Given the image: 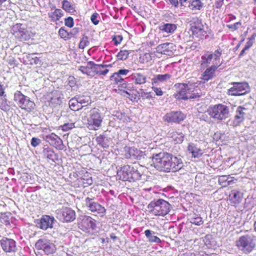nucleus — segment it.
Masks as SVG:
<instances>
[{"label": "nucleus", "instance_id": "6", "mask_svg": "<svg viewBox=\"0 0 256 256\" xmlns=\"http://www.w3.org/2000/svg\"><path fill=\"white\" fill-rule=\"evenodd\" d=\"M222 54V50L220 48H218L214 53L207 51L202 56L200 66L202 67L206 68L210 65L211 63L213 64H218V61L220 64V58Z\"/></svg>", "mask_w": 256, "mask_h": 256}, {"label": "nucleus", "instance_id": "38", "mask_svg": "<svg viewBox=\"0 0 256 256\" xmlns=\"http://www.w3.org/2000/svg\"><path fill=\"white\" fill-rule=\"evenodd\" d=\"M144 234L146 237L148 239V241L150 242L160 244L162 242L160 239L158 237L152 235L151 231L150 230H145Z\"/></svg>", "mask_w": 256, "mask_h": 256}, {"label": "nucleus", "instance_id": "2", "mask_svg": "<svg viewBox=\"0 0 256 256\" xmlns=\"http://www.w3.org/2000/svg\"><path fill=\"white\" fill-rule=\"evenodd\" d=\"M206 112L210 118L216 120H225L230 116L229 107L223 104L210 106Z\"/></svg>", "mask_w": 256, "mask_h": 256}, {"label": "nucleus", "instance_id": "15", "mask_svg": "<svg viewBox=\"0 0 256 256\" xmlns=\"http://www.w3.org/2000/svg\"><path fill=\"white\" fill-rule=\"evenodd\" d=\"M186 118V115L181 111H172L164 116L163 120L168 123L180 124Z\"/></svg>", "mask_w": 256, "mask_h": 256}, {"label": "nucleus", "instance_id": "39", "mask_svg": "<svg viewBox=\"0 0 256 256\" xmlns=\"http://www.w3.org/2000/svg\"><path fill=\"white\" fill-rule=\"evenodd\" d=\"M10 212H0V222L6 225L10 224Z\"/></svg>", "mask_w": 256, "mask_h": 256}, {"label": "nucleus", "instance_id": "14", "mask_svg": "<svg viewBox=\"0 0 256 256\" xmlns=\"http://www.w3.org/2000/svg\"><path fill=\"white\" fill-rule=\"evenodd\" d=\"M174 87L177 88H180V90L174 94V98L178 100H186L188 98H194L200 96L198 94H192L190 96H187V90H188L187 88L188 84H186L177 83L174 84Z\"/></svg>", "mask_w": 256, "mask_h": 256}, {"label": "nucleus", "instance_id": "42", "mask_svg": "<svg viewBox=\"0 0 256 256\" xmlns=\"http://www.w3.org/2000/svg\"><path fill=\"white\" fill-rule=\"evenodd\" d=\"M190 222L196 226H200L204 223L202 218L195 214L190 218Z\"/></svg>", "mask_w": 256, "mask_h": 256}, {"label": "nucleus", "instance_id": "59", "mask_svg": "<svg viewBox=\"0 0 256 256\" xmlns=\"http://www.w3.org/2000/svg\"><path fill=\"white\" fill-rule=\"evenodd\" d=\"M4 93H5L4 89L3 88L2 85L0 84V96H6V95L4 94Z\"/></svg>", "mask_w": 256, "mask_h": 256}, {"label": "nucleus", "instance_id": "16", "mask_svg": "<svg viewBox=\"0 0 256 256\" xmlns=\"http://www.w3.org/2000/svg\"><path fill=\"white\" fill-rule=\"evenodd\" d=\"M244 195V193L240 190H232L228 194V200L232 206L236 208L242 203Z\"/></svg>", "mask_w": 256, "mask_h": 256}, {"label": "nucleus", "instance_id": "10", "mask_svg": "<svg viewBox=\"0 0 256 256\" xmlns=\"http://www.w3.org/2000/svg\"><path fill=\"white\" fill-rule=\"evenodd\" d=\"M167 156V152H160L158 154H154L152 158V165L157 170L165 172Z\"/></svg>", "mask_w": 256, "mask_h": 256}, {"label": "nucleus", "instance_id": "48", "mask_svg": "<svg viewBox=\"0 0 256 256\" xmlns=\"http://www.w3.org/2000/svg\"><path fill=\"white\" fill-rule=\"evenodd\" d=\"M112 40L114 42L116 46L120 44L123 40V37L122 35H114L112 36Z\"/></svg>", "mask_w": 256, "mask_h": 256}, {"label": "nucleus", "instance_id": "12", "mask_svg": "<svg viewBox=\"0 0 256 256\" xmlns=\"http://www.w3.org/2000/svg\"><path fill=\"white\" fill-rule=\"evenodd\" d=\"M233 86L228 90V94L233 96H243L250 91L249 86L246 82H234Z\"/></svg>", "mask_w": 256, "mask_h": 256}, {"label": "nucleus", "instance_id": "35", "mask_svg": "<svg viewBox=\"0 0 256 256\" xmlns=\"http://www.w3.org/2000/svg\"><path fill=\"white\" fill-rule=\"evenodd\" d=\"M159 28L163 32L172 34L176 29V26L174 24H164L160 26Z\"/></svg>", "mask_w": 256, "mask_h": 256}, {"label": "nucleus", "instance_id": "61", "mask_svg": "<svg viewBox=\"0 0 256 256\" xmlns=\"http://www.w3.org/2000/svg\"><path fill=\"white\" fill-rule=\"evenodd\" d=\"M110 237L114 241H116L118 239V237L114 233L110 234Z\"/></svg>", "mask_w": 256, "mask_h": 256}, {"label": "nucleus", "instance_id": "60", "mask_svg": "<svg viewBox=\"0 0 256 256\" xmlns=\"http://www.w3.org/2000/svg\"><path fill=\"white\" fill-rule=\"evenodd\" d=\"M188 1V0H179L180 4L181 6H184L185 7V3L186 2Z\"/></svg>", "mask_w": 256, "mask_h": 256}, {"label": "nucleus", "instance_id": "49", "mask_svg": "<svg viewBox=\"0 0 256 256\" xmlns=\"http://www.w3.org/2000/svg\"><path fill=\"white\" fill-rule=\"evenodd\" d=\"M74 127V123H66L61 126V128L63 131L66 132Z\"/></svg>", "mask_w": 256, "mask_h": 256}, {"label": "nucleus", "instance_id": "53", "mask_svg": "<svg viewBox=\"0 0 256 256\" xmlns=\"http://www.w3.org/2000/svg\"><path fill=\"white\" fill-rule=\"evenodd\" d=\"M98 16L97 13H94L91 16L90 20L94 25H97L99 22V20H98Z\"/></svg>", "mask_w": 256, "mask_h": 256}, {"label": "nucleus", "instance_id": "50", "mask_svg": "<svg viewBox=\"0 0 256 256\" xmlns=\"http://www.w3.org/2000/svg\"><path fill=\"white\" fill-rule=\"evenodd\" d=\"M64 24L66 26L70 28H72L74 26V25L73 18L71 16H68V18H65Z\"/></svg>", "mask_w": 256, "mask_h": 256}, {"label": "nucleus", "instance_id": "29", "mask_svg": "<svg viewBox=\"0 0 256 256\" xmlns=\"http://www.w3.org/2000/svg\"><path fill=\"white\" fill-rule=\"evenodd\" d=\"M171 77V75L168 74L154 75L153 78L152 79V86H154V84H158L160 83L166 82L169 80Z\"/></svg>", "mask_w": 256, "mask_h": 256}, {"label": "nucleus", "instance_id": "30", "mask_svg": "<svg viewBox=\"0 0 256 256\" xmlns=\"http://www.w3.org/2000/svg\"><path fill=\"white\" fill-rule=\"evenodd\" d=\"M48 18L52 22L58 21L63 16L64 13L60 8H55L54 11L48 13Z\"/></svg>", "mask_w": 256, "mask_h": 256}, {"label": "nucleus", "instance_id": "27", "mask_svg": "<svg viewBox=\"0 0 256 256\" xmlns=\"http://www.w3.org/2000/svg\"><path fill=\"white\" fill-rule=\"evenodd\" d=\"M130 78L135 84L138 85L144 84L147 79L145 74L138 72L132 73Z\"/></svg>", "mask_w": 256, "mask_h": 256}, {"label": "nucleus", "instance_id": "13", "mask_svg": "<svg viewBox=\"0 0 256 256\" xmlns=\"http://www.w3.org/2000/svg\"><path fill=\"white\" fill-rule=\"evenodd\" d=\"M86 205L88 208L89 210L94 213L96 216H104L106 212V209L99 203L93 201V199L87 197L85 199Z\"/></svg>", "mask_w": 256, "mask_h": 256}, {"label": "nucleus", "instance_id": "19", "mask_svg": "<svg viewBox=\"0 0 256 256\" xmlns=\"http://www.w3.org/2000/svg\"><path fill=\"white\" fill-rule=\"evenodd\" d=\"M58 218L64 222H70L76 218L75 212L68 207H63L58 213Z\"/></svg>", "mask_w": 256, "mask_h": 256}, {"label": "nucleus", "instance_id": "44", "mask_svg": "<svg viewBox=\"0 0 256 256\" xmlns=\"http://www.w3.org/2000/svg\"><path fill=\"white\" fill-rule=\"evenodd\" d=\"M106 139V137L100 134L96 138V141L98 144L101 146L103 148H108V145L104 142Z\"/></svg>", "mask_w": 256, "mask_h": 256}, {"label": "nucleus", "instance_id": "55", "mask_svg": "<svg viewBox=\"0 0 256 256\" xmlns=\"http://www.w3.org/2000/svg\"><path fill=\"white\" fill-rule=\"evenodd\" d=\"M254 36H252L251 38H248V40L247 42L244 46L245 48H248V50L252 46L253 42L252 40H254Z\"/></svg>", "mask_w": 256, "mask_h": 256}, {"label": "nucleus", "instance_id": "58", "mask_svg": "<svg viewBox=\"0 0 256 256\" xmlns=\"http://www.w3.org/2000/svg\"><path fill=\"white\" fill-rule=\"evenodd\" d=\"M228 20H227L226 22H230L234 20H235L236 19V16L232 14H229L228 15Z\"/></svg>", "mask_w": 256, "mask_h": 256}, {"label": "nucleus", "instance_id": "41", "mask_svg": "<svg viewBox=\"0 0 256 256\" xmlns=\"http://www.w3.org/2000/svg\"><path fill=\"white\" fill-rule=\"evenodd\" d=\"M130 52L127 50H120L116 55L117 58L120 60H126L128 58Z\"/></svg>", "mask_w": 256, "mask_h": 256}, {"label": "nucleus", "instance_id": "32", "mask_svg": "<svg viewBox=\"0 0 256 256\" xmlns=\"http://www.w3.org/2000/svg\"><path fill=\"white\" fill-rule=\"evenodd\" d=\"M188 150L192 154V157L198 158L203 154L202 150L194 144H190L188 147Z\"/></svg>", "mask_w": 256, "mask_h": 256}, {"label": "nucleus", "instance_id": "9", "mask_svg": "<svg viewBox=\"0 0 256 256\" xmlns=\"http://www.w3.org/2000/svg\"><path fill=\"white\" fill-rule=\"evenodd\" d=\"M182 162L181 158L168 152L164 172H176L182 168Z\"/></svg>", "mask_w": 256, "mask_h": 256}, {"label": "nucleus", "instance_id": "3", "mask_svg": "<svg viewBox=\"0 0 256 256\" xmlns=\"http://www.w3.org/2000/svg\"><path fill=\"white\" fill-rule=\"evenodd\" d=\"M148 212L155 216H164L170 210V204L166 200L158 199L152 201L148 206Z\"/></svg>", "mask_w": 256, "mask_h": 256}, {"label": "nucleus", "instance_id": "56", "mask_svg": "<svg viewBox=\"0 0 256 256\" xmlns=\"http://www.w3.org/2000/svg\"><path fill=\"white\" fill-rule=\"evenodd\" d=\"M130 72L128 70L126 69H121L118 70L117 74H120L122 77V76H126Z\"/></svg>", "mask_w": 256, "mask_h": 256}, {"label": "nucleus", "instance_id": "22", "mask_svg": "<svg viewBox=\"0 0 256 256\" xmlns=\"http://www.w3.org/2000/svg\"><path fill=\"white\" fill-rule=\"evenodd\" d=\"M221 63L216 64L207 68L202 74L201 78L204 81H208L213 78L215 76V72L220 66Z\"/></svg>", "mask_w": 256, "mask_h": 256}, {"label": "nucleus", "instance_id": "23", "mask_svg": "<svg viewBox=\"0 0 256 256\" xmlns=\"http://www.w3.org/2000/svg\"><path fill=\"white\" fill-rule=\"evenodd\" d=\"M0 245L6 252H15L16 250V242L12 239L2 238L0 240Z\"/></svg>", "mask_w": 256, "mask_h": 256}, {"label": "nucleus", "instance_id": "54", "mask_svg": "<svg viewBox=\"0 0 256 256\" xmlns=\"http://www.w3.org/2000/svg\"><path fill=\"white\" fill-rule=\"evenodd\" d=\"M224 0H216L214 3L215 8L218 9L220 8L224 4Z\"/></svg>", "mask_w": 256, "mask_h": 256}, {"label": "nucleus", "instance_id": "17", "mask_svg": "<svg viewBox=\"0 0 256 256\" xmlns=\"http://www.w3.org/2000/svg\"><path fill=\"white\" fill-rule=\"evenodd\" d=\"M38 250H42L46 254H53L56 250V246L50 240L46 239H40L36 244Z\"/></svg>", "mask_w": 256, "mask_h": 256}, {"label": "nucleus", "instance_id": "25", "mask_svg": "<svg viewBox=\"0 0 256 256\" xmlns=\"http://www.w3.org/2000/svg\"><path fill=\"white\" fill-rule=\"evenodd\" d=\"M88 64L92 66V71H93V76L95 74L105 76L108 72V70L106 68V65L97 64L92 61L88 62Z\"/></svg>", "mask_w": 256, "mask_h": 256}, {"label": "nucleus", "instance_id": "4", "mask_svg": "<svg viewBox=\"0 0 256 256\" xmlns=\"http://www.w3.org/2000/svg\"><path fill=\"white\" fill-rule=\"evenodd\" d=\"M120 180L123 181H136L141 178L140 173L134 166L125 165L118 172Z\"/></svg>", "mask_w": 256, "mask_h": 256}, {"label": "nucleus", "instance_id": "37", "mask_svg": "<svg viewBox=\"0 0 256 256\" xmlns=\"http://www.w3.org/2000/svg\"><path fill=\"white\" fill-rule=\"evenodd\" d=\"M43 152L44 156L48 159L52 160V162H54L55 160L56 159V156L54 152L50 148H44Z\"/></svg>", "mask_w": 256, "mask_h": 256}, {"label": "nucleus", "instance_id": "36", "mask_svg": "<svg viewBox=\"0 0 256 256\" xmlns=\"http://www.w3.org/2000/svg\"><path fill=\"white\" fill-rule=\"evenodd\" d=\"M58 35L61 38L64 40H68L72 36V33L71 32H68L64 26L60 28L58 30Z\"/></svg>", "mask_w": 256, "mask_h": 256}, {"label": "nucleus", "instance_id": "1", "mask_svg": "<svg viewBox=\"0 0 256 256\" xmlns=\"http://www.w3.org/2000/svg\"><path fill=\"white\" fill-rule=\"evenodd\" d=\"M235 244L236 248L244 254H250L256 247V236L252 234L241 236L236 240Z\"/></svg>", "mask_w": 256, "mask_h": 256}, {"label": "nucleus", "instance_id": "47", "mask_svg": "<svg viewBox=\"0 0 256 256\" xmlns=\"http://www.w3.org/2000/svg\"><path fill=\"white\" fill-rule=\"evenodd\" d=\"M242 22L240 21L235 22L234 24H227L226 27L229 29L231 30L232 32H234L238 30L239 28L242 26Z\"/></svg>", "mask_w": 256, "mask_h": 256}, {"label": "nucleus", "instance_id": "26", "mask_svg": "<svg viewBox=\"0 0 256 256\" xmlns=\"http://www.w3.org/2000/svg\"><path fill=\"white\" fill-rule=\"evenodd\" d=\"M125 156L128 158L138 159L142 156V152L134 147H128L126 148Z\"/></svg>", "mask_w": 256, "mask_h": 256}, {"label": "nucleus", "instance_id": "5", "mask_svg": "<svg viewBox=\"0 0 256 256\" xmlns=\"http://www.w3.org/2000/svg\"><path fill=\"white\" fill-rule=\"evenodd\" d=\"M14 100L17 102L20 108L28 112L33 110L36 106L34 102L23 94L20 91L18 90L14 93Z\"/></svg>", "mask_w": 256, "mask_h": 256}, {"label": "nucleus", "instance_id": "28", "mask_svg": "<svg viewBox=\"0 0 256 256\" xmlns=\"http://www.w3.org/2000/svg\"><path fill=\"white\" fill-rule=\"evenodd\" d=\"M62 103V98L60 94L56 91L52 92L48 100V104L52 107H56Z\"/></svg>", "mask_w": 256, "mask_h": 256}, {"label": "nucleus", "instance_id": "20", "mask_svg": "<svg viewBox=\"0 0 256 256\" xmlns=\"http://www.w3.org/2000/svg\"><path fill=\"white\" fill-rule=\"evenodd\" d=\"M176 51V46L172 42H166L160 44L156 48L158 53L172 56Z\"/></svg>", "mask_w": 256, "mask_h": 256}, {"label": "nucleus", "instance_id": "52", "mask_svg": "<svg viewBox=\"0 0 256 256\" xmlns=\"http://www.w3.org/2000/svg\"><path fill=\"white\" fill-rule=\"evenodd\" d=\"M40 140L39 138H32L31 140V145L33 147L36 148L40 144Z\"/></svg>", "mask_w": 256, "mask_h": 256}, {"label": "nucleus", "instance_id": "64", "mask_svg": "<svg viewBox=\"0 0 256 256\" xmlns=\"http://www.w3.org/2000/svg\"><path fill=\"white\" fill-rule=\"evenodd\" d=\"M254 228L255 231L256 232V221L254 223Z\"/></svg>", "mask_w": 256, "mask_h": 256}, {"label": "nucleus", "instance_id": "63", "mask_svg": "<svg viewBox=\"0 0 256 256\" xmlns=\"http://www.w3.org/2000/svg\"><path fill=\"white\" fill-rule=\"evenodd\" d=\"M7 0H0V6H1L3 3L6 2Z\"/></svg>", "mask_w": 256, "mask_h": 256}, {"label": "nucleus", "instance_id": "57", "mask_svg": "<svg viewBox=\"0 0 256 256\" xmlns=\"http://www.w3.org/2000/svg\"><path fill=\"white\" fill-rule=\"evenodd\" d=\"M166 2H169L173 6L176 8L178 6L179 2L178 0H165Z\"/></svg>", "mask_w": 256, "mask_h": 256}, {"label": "nucleus", "instance_id": "46", "mask_svg": "<svg viewBox=\"0 0 256 256\" xmlns=\"http://www.w3.org/2000/svg\"><path fill=\"white\" fill-rule=\"evenodd\" d=\"M110 80L114 82L116 84L122 82L124 81V79L118 74L117 72H114L110 77Z\"/></svg>", "mask_w": 256, "mask_h": 256}, {"label": "nucleus", "instance_id": "8", "mask_svg": "<svg viewBox=\"0 0 256 256\" xmlns=\"http://www.w3.org/2000/svg\"><path fill=\"white\" fill-rule=\"evenodd\" d=\"M96 221L91 216H82L78 218V226L82 231L90 233L96 227Z\"/></svg>", "mask_w": 256, "mask_h": 256}, {"label": "nucleus", "instance_id": "21", "mask_svg": "<svg viewBox=\"0 0 256 256\" xmlns=\"http://www.w3.org/2000/svg\"><path fill=\"white\" fill-rule=\"evenodd\" d=\"M46 140L51 146L58 150H62L64 148L62 140L54 133L46 136Z\"/></svg>", "mask_w": 256, "mask_h": 256}, {"label": "nucleus", "instance_id": "33", "mask_svg": "<svg viewBox=\"0 0 256 256\" xmlns=\"http://www.w3.org/2000/svg\"><path fill=\"white\" fill-rule=\"evenodd\" d=\"M69 107L73 111H78L80 109L84 108V110H86L88 112V108H85L84 106H82L81 104L76 99L72 98L69 101Z\"/></svg>", "mask_w": 256, "mask_h": 256}, {"label": "nucleus", "instance_id": "40", "mask_svg": "<svg viewBox=\"0 0 256 256\" xmlns=\"http://www.w3.org/2000/svg\"><path fill=\"white\" fill-rule=\"evenodd\" d=\"M88 66H80L79 67L78 70L82 74H86L88 76H93V71H92V66L91 64H88Z\"/></svg>", "mask_w": 256, "mask_h": 256}, {"label": "nucleus", "instance_id": "11", "mask_svg": "<svg viewBox=\"0 0 256 256\" xmlns=\"http://www.w3.org/2000/svg\"><path fill=\"white\" fill-rule=\"evenodd\" d=\"M90 112V116L88 120V128L97 130L102 125V118L98 109L94 108Z\"/></svg>", "mask_w": 256, "mask_h": 256}, {"label": "nucleus", "instance_id": "62", "mask_svg": "<svg viewBox=\"0 0 256 256\" xmlns=\"http://www.w3.org/2000/svg\"><path fill=\"white\" fill-rule=\"evenodd\" d=\"M246 50H248V48H245V47H244V48L240 52V54H239V56H240V57H241L244 54V52H245Z\"/></svg>", "mask_w": 256, "mask_h": 256}, {"label": "nucleus", "instance_id": "7", "mask_svg": "<svg viewBox=\"0 0 256 256\" xmlns=\"http://www.w3.org/2000/svg\"><path fill=\"white\" fill-rule=\"evenodd\" d=\"M190 26L193 37L203 39L206 36V32L204 30L201 20L198 18H193L190 22Z\"/></svg>", "mask_w": 256, "mask_h": 256}, {"label": "nucleus", "instance_id": "45", "mask_svg": "<svg viewBox=\"0 0 256 256\" xmlns=\"http://www.w3.org/2000/svg\"><path fill=\"white\" fill-rule=\"evenodd\" d=\"M62 8L66 12H70L74 10L73 6L68 0H64L62 2Z\"/></svg>", "mask_w": 256, "mask_h": 256}, {"label": "nucleus", "instance_id": "51", "mask_svg": "<svg viewBox=\"0 0 256 256\" xmlns=\"http://www.w3.org/2000/svg\"><path fill=\"white\" fill-rule=\"evenodd\" d=\"M152 88L156 93V96H162L163 95L164 92H162L160 88H157L154 86H152Z\"/></svg>", "mask_w": 256, "mask_h": 256}, {"label": "nucleus", "instance_id": "43", "mask_svg": "<svg viewBox=\"0 0 256 256\" xmlns=\"http://www.w3.org/2000/svg\"><path fill=\"white\" fill-rule=\"evenodd\" d=\"M90 44L88 38L86 35H84L78 44V48L80 49L84 50L86 47L88 46Z\"/></svg>", "mask_w": 256, "mask_h": 256}, {"label": "nucleus", "instance_id": "34", "mask_svg": "<svg viewBox=\"0 0 256 256\" xmlns=\"http://www.w3.org/2000/svg\"><path fill=\"white\" fill-rule=\"evenodd\" d=\"M170 137L175 144H180L184 140V134L182 132L174 130L170 134Z\"/></svg>", "mask_w": 256, "mask_h": 256}, {"label": "nucleus", "instance_id": "18", "mask_svg": "<svg viewBox=\"0 0 256 256\" xmlns=\"http://www.w3.org/2000/svg\"><path fill=\"white\" fill-rule=\"evenodd\" d=\"M54 220V217L48 215H44L40 218L37 220L35 222V224L38 228L46 230L49 228H52Z\"/></svg>", "mask_w": 256, "mask_h": 256}, {"label": "nucleus", "instance_id": "31", "mask_svg": "<svg viewBox=\"0 0 256 256\" xmlns=\"http://www.w3.org/2000/svg\"><path fill=\"white\" fill-rule=\"evenodd\" d=\"M188 2V7L194 12L200 10L204 6V4L200 0H190Z\"/></svg>", "mask_w": 256, "mask_h": 256}, {"label": "nucleus", "instance_id": "24", "mask_svg": "<svg viewBox=\"0 0 256 256\" xmlns=\"http://www.w3.org/2000/svg\"><path fill=\"white\" fill-rule=\"evenodd\" d=\"M246 110H247V109L242 106H239L237 108L234 120V124L236 126L240 125L244 121L246 116Z\"/></svg>", "mask_w": 256, "mask_h": 256}]
</instances>
